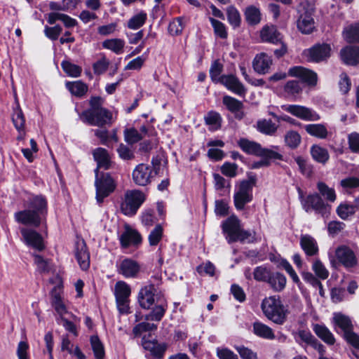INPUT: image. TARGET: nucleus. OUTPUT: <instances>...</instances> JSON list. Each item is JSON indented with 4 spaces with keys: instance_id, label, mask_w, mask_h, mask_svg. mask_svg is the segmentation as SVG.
Returning <instances> with one entry per match:
<instances>
[{
    "instance_id": "obj_27",
    "label": "nucleus",
    "mask_w": 359,
    "mask_h": 359,
    "mask_svg": "<svg viewBox=\"0 0 359 359\" xmlns=\"http://www.w3.org/2000/svg\"><path fill=\"white\" fill-rule=\"evenodd\" d=\"M271 64V57L264 53L257 55L252 62L253 69L259 74H266Z\"/></svg>"
},
{
    "instance_id": "obj_2",
    "label": "nucleus",
    "mask_w": 359,
    "mask_h": 359,
    "mask_svg": "<svg viewBox=\"0 0 359 359\" xmlns=\"http://www.w3.org/2000/svg\"><path fill=\"white\" fill-rule=\"evenodd\" d=\"M222 229L223 233L226 234V239L229 243L237 241L250 243L256 241L255 232L242 229L240 220L234 215L222 222Z\"/></svg>"
},
{
    "instance_id": "obj_45",
    "label": "nucleus",
    "mask_w": 359,
    "mask_h": 359,
    "mask_svg": "<svg viewBox=\"0 0 359 359\" xmlns=\"http://www.w3.org/2000/svg\"><path fill=\"white\" fill-rule=\"evenodd\" d=\"M317 188L320 194L325 199L330 202H334L336 200V194L334 189L329 187L325 183L319 182L317 184Z\"/></svg>"
},
{
    "instance_id": "obj_8",
    "label": "nucleus",
    "mask_w": 359,
    "mask_h": 359,
    "mask_svg": "<svg viewBox=\"0 0 359 359\" xmlns=\"http://www.w3.org/2000/svg\"><path fill=\"white\" fill-rule=\"evenodd\" d=\"M238 144L248 154L260 157L273 158L278 160H281L283 158L280 154L271 149L262 148L259 143L245 138L240 139Z\"/></svg>"
},
{
    "instance_id": "obj_11",
    "label": "nucleus",
    "mask_w": 359,
    "mask_h": 359,
    "mask_svg": "<svg viewBox=\"0 0 359 359\" xmlns=\"http://www.w3.org/2000/svg\"><path fill=\"white\" fill-rule=\"evenodd\" d=\"M303 207L306 212L314 210L323 217H327L331 209V206L326 204L318 194L309 195L304 200Z\"/></svg>"
},
{
    "instance_id": "obj_1",
    "label": "nucleus",
    "mask_w": 359,
    "mask_h": 359,
    "mask_svg": "<svg viewBox=\"0 0 359 359\" xmlns=\"http://www.w3.org/2000/svg\"><path fill=\"white\" fill-rule=\"evenodd\" d=\"M26 209L14 214L15 220L22 224L38 227L46 219L48 203L42 195L31 196L25 203Z\"/></svg>"
},
{
    "instance_id": "obj_35",
    "label": "nucleus",
    "mask_w": 359,
    "mask_h": 359,
    "mask_svg": "<svg viewBox=\"0 0 359 359\" xmlns=\"http://www.w3.org/2000/svg\"><path fill=\"white\" fill-rule=\"evenodd\" d=\"M271 288L276 291L280 292L283 290L286 285V278L284 275L280 273H273L267 281Z\"/></svg>"
},
{
    "instance_id": "obj_59",
    "label": "nucleus",
    "mask_w": 359,
    "mask_h": 359,
    "mask_svg": "<svg viewBox=\"0 0 359 359\" xmlns=\"http://www.w3.org/2000/svg\"><path fill=\"white\" fill-rule=\"evenodd\" d=\"M118 156L124 161H130L135 158L134 151L127 145L120 144L117 148Z\"/></svg>"
},
{
    "instance_id": "obj_21",
    "label": "nucleus",
    "mask_w": 359,
    "mask_h": 359,
    "mask_svg": "<svg viewBox=\"0 0 359 359\" xmlns=\"http://www.w3.org/2000/svg\"><path fill=\"white\" fill-rule=\"evenodd\" d=\"M93 158L97 163V170H108L111 167L112 161L108 151L104 148L98 147L93 152Z\"/></svg>"
},
{
    "instance_id": "obj_15",
    "label": "nucleus",
    "mask_w": 359,
    "mask_h": 359,
    "mask_svg": "<svg viewBox=\"0 0 359 359\" xmlns=\"http://www.w3.org/2000/svg\"><path fill=\"white\" fill-rule=\"evenodd\" d=\"M338 262L345 268H354L358 265V259L354 252L346 245H340L335 250Z\"/></svg>"
},
{
    "instance_id": "obj_52",
    "label": "nucleus",
    "mask_w": 359,
    "mask_h": 359,
    "mask_svg": "<svg viewBox=\"0 0 359 359\" xmlns=\"http://www.w3.org/2000/svg\"><path fill=\"white\" fill-rule=\"evenodd\" d=\"M302 90L300 83L296 80L288 81L284 86V91L287 95L295 96Z\"/></svg>"
},
{
    "instance_id": "obj_22",
    "label": "nucleus",
    "mask_w": 359,
    "mask_h": 359,
    "mask_svg": "<svg viewBox=\"0 0 359 359\" xmlns=\"http://www.w3.org/2000/svg\"><path fill=\"white\" fill-rule=\"evenodd\" d=\"M76 258L82 270L86 271L90 266V254L83 239L76 241Z\"/></svg>"
},
{
    "instance_id": "obj_39",
    "label": "nucleus",
    "mask_w": 359,
    "mask_h": 359,
    "mask_svg": "<svg viewBox=\"0 0 359 359\" xmlns=\"http://www.w3.org/2000/svg\"><path fill=\"white\" fill-rule=\"evenodd\" d=\"M130 286L123 281H118L114 287L116 299H127L130 295Z\"/></svg>"
},
{
    "instance_id": "obj_9",
    "label": "nucleus",
    "mask_w": 359,
    "mask_h": 359,
    "mask_svg": "<svg viewBox=\"0 0 359 359\" xmlns=\"http://www.w3.org/2000/svg\"><path fill=\"white\" fill-rule=\"evenodd\" d=\"M163 297V294L158 291L153 284H149L142 287L137 296V301L140 306L144 309H149L156 302Z\"/></svg>"
},
{
    "instance_id": "obj_20",
    "label": "nucleus",
    "mask_w": 359,
    "mask_h": 359,
    "mask_svg": "<svg viewBox=\"0 0 359 359\" xmlns=\"http://www.w3.org/2000/svg\"><path fill=\"white\" fill-rule=\"evenodd\" d=\"M51 299L52 306L60 316L57 318L59 320H62V318H66V316H69L73 318H76L68 311L65 302L62 299L60 294L56 292L55 287L51 292Z\"/></svg>"
},
{
    "instance_id": "obj_64",
    "label": "nucleus",
    "mask_w": 359,
    "mask_h": 359,
    "mask_svg": "<svg viewBox=\"0 0 359 359\" xmlns=\"http://www.w3.org/2000/svg\"><path fill=\"white\" fill-rule=\"evenodd\" d=\"M62 27L59 25L54 27L46 26L44 29V33L48 38L54 41L57 39L62 32Z\"/></svg>"
},
{
    "instance_id": "obj_42",
    "label": "nucleus",
    "mask_w": 359,
    "mask_h": 359,
    "mask_svg": "<svg viewBox=\"0 0 359 359\" xmlns=\"http://www.w3.org/2000/svg\"><path fill=\"white\" fill-rule=\"evenodd\" d=\"M245 20L251 25L258 24L261 20L259 10L254 6L246 8L245 11Z\"/></svg>"
},
{
    "instance_id": "obj_57",
    "label": "nucleus",
    "mask_w": 359,
    "mask_h": 359,
    "mask_svg": "<svg viewBox=\"0 0 359 359\" xmlns=\"http://www.w3.org/2000/svg\"><path fill=\"white\" fill-rule=\"evenodd\" d=\"M163 227L161 224H157L149 235V245L151 246L157 245L163 236Z\"/></svg>"
},
{
    "instance_id": "obj_29",
    "label": "nucleus",
    "mask_w": 359,
    "mask_h": 359,
    "mask_svg": "<svg viewBox=\"0 0 359 359\" xmlns=\"http://www.w3.org/2000/svg\"><path fill=\"white\" fill-rule=\"evenodd\" d=\"M313 330L315 334L327 344L333 345L335 343L334 335L324 325L316 324Z\"/></svg>"
},
{
    "instance_id": "obj_24",
    "label": "nucleus",
    "mask_w": 359,
    "mask_h": 359,
    "mask_svg": "<svg viewBox=\"0 0 359 359\" xmlns=\"http://www.w3.org/2000/svg\"><path fill=\"white\" fill-rule=\"evenodd\" d=\"M140 265L130 259H123L118 266V271L126 278H135L140 271Z\"/></svg>"
},
{
    "instance_id": "obj_51",
    "label": "nucleus",
    "mask_w": 359,
    "mask_h": 359,
    "mask_svg": "<svg viewBox=\"0 0 359 359\" xmlns=\"http://www.w3.org/2000/svg\"><path fill=\"white\" fill-rule=\"evenodd\" d=\"M285 142L290 149H296L301 142V136L296 131H289L285 135Z\"/></svg>"
},
{
    "instance_id": "obj_56",
    "label": "nucleus",
    "mask_w": 359,
    "mask_h": 359,
    "mask_svg": "<svg viewBox=\"0 0 359 359\" xmlns=\"http://www.w3.org/2000/svg\"><path fill=\"white\" fill-rule=\"evenodd\" d=\"M223 104L231 111H237L243 108V103L241 101L227 95L223 97Z\"/></svg>"
},
{
    "instance_id": "obj_48",
    "label": "nucleus",
    "mask_w": 359,
    "mask_h": 359,
    "mask_svg": "<svg viewBox=\"0 0 359 359\" xmlns=\"http://www.w3.org/2000/svg\"><path fill=\"white\" fill-rule=\"evenodd\" d=\"M227 20L229 24L234 28L241 25V18L238 11L233 6L226 8Z\"/></svg>"
},
{
    "instance_id": "obj_3",
    "label": "nucleus",
    "mask_w": 359,
    "mask_h": 359,
    "mask_svg": "<svg viewBox=\"0 0 359 359\" xmlns=\"http://www.w3.org/2000/svg\"><path fill=\"white\" fill-rule=\"evenodd\" d=\"M222 229L223 233L226 234V239L229 243L237 241L250 243L256 241L255 232L242 229L240 220L234 215L222 222Z\"/></svg>"
},
{
    "instance_id": "obj_4",
    "label": "nucleus",
    "mask_w": 359,
    "mask_h": 359,
    "mask_svg": "<svg viewBox=\"0 0 359 359\" xmlns=\"http://www.w3.org/2000/svg\"><path fill=\"white\" fill-rule=\"evenodd\" d=\"M261 307L265 316L273 323L282 325L286 320L287 311L278 297L264 299Z\"/></svg>"
},
{
    "instance_id": "obj_14",
    "label": "nucleus",
    "mask_w": 359,
    "mask_h": 359,
    "mask_svg": "<svg viewBox=\"0 0 359 359\" xmlns=\"http://www.w3.org/2000/svg\"><path fill=\"white\" fill-rule=\"evenodd\" d=\"M20 233L24 243L36 250L41 251L45 245L41 235L36 231L27 227L20 229Z\"/></svg>"
},
{
    "instance_id": "obj_36",
    "label": "nucleus",
    "mask_w": 359,
    "mask_h": 359,
    "mask_svg": "<svg viewBox=\"0 0 359 359\" xmlns=\"http://www.w3.org/2000/svg\"><path fill=\"white\" fill-rule=\"evenodd\" d=\"M356 210L355 201H354L353 204L346 202L341 203L337 208V213L341 219L345 220L353 215Z\"/></svg>"
},
{
    "instance_id": "obj_31",
    "label": "nucleus",
    "mask_w": 359,
    "mask_h": 359,
    "mask_svg": "<svg viewBox=\"0 0 359 359\" xmlns=\"http://www.w3.org/2000/svg\"><path fill=\"white\" fill-rule=\"evenodd\" d=\"M253 332L261 338L266 339H275V334L273 330L261 322L257 321L253 323Z\"/></svg>"
},
{
    "instance_id": "obj_28",
    "label": "nucleus",
    "mask_w": 359,
    "mask_h": 359,
    "mask_svg": "<svg viewBox=\"0 0 359 359\" xmlns=\"http://www.w3.org/2000/svg\"><path fill=\"white\" fill-rule=\"evenodd\" d=\"M155 304L156 306L153 308L152 311L146 316L147 320L160 321L165 314L167 304L164 297L159 300V302H156Z\"/></svg>"
},
{
    "instance_id": "obj_25",
    "label": "nucleus",
    "mask_w": 359,
    "mask_h": 359,
    "mask_svg": "<svg viewBox=\"0 0 359 359\" xmlns=\"http://www.w3.org/2000/svg\"><path fill=\"white\" fill-rule=\"evenodd\" d=\"M260 37L262 41L273 44H278L283 39V36L273 26H264L260 31Z\"/></svg>"
},
{
    "instance_id": "obj_61",
    "label": "nucleus",
    "mask_w": 359,
    "mask_h": 359,
    "mask_svg": "<svg viewBox=\"0 0 359 359\" xmlns=\"http://www.w3.org/2000/svg\"><path fill=\"white\" fill-rule=\"evenodd\" d=\"M349 149L353 153H359V133H351L348 136Z\"/></svg>"
},
{
    "instance_id": "obj_41",
    "label": "nucleus",
    "mask_w": 359,
    "mask_h": 359,
    "mask_svg": "<svg viewBox=\"0 0 359 359\" xmlns=\"http://www.w3.org/2000/svg\"><path fill=\"white\" fill-rule=\"evenodd\" d=\"M257 129L262 133L273 135L278 129V126L271 120L263 119L257 122Z\"/></svg>"
},
{
    "instance_id": "obj_18",
    "label": "nucleus",
    "mask_w": 359,
    "mask_h": 359,
    "mask_svg": "<svg viewBox=\"0 0 359 359\" xmlns=\"http://www.w3.org/2000/svg\"><path fill=\"white\" fill-rule=\"evenodd\" d=\"M122 248H127L130 245H139L142 242L140 234L128 225L125 226V230L119 237Z\"/></svg>"
},
{
    "instance_id": "obj_60",
    "label": "nucleus",
    "mask_w": 359,
    "mask_h": 359,
    "mask_svg": "<svg viewBox=\"0 0 359 359\" xmlns=\"http://www.w3.org/2000/svg\"><path fill=\"white\" fill-rule=\"evenodd\" d=\"M109 65V62L104 57L97 60L93 65L94 73L100 75L106 72Z\"/></svg>"
},
{
    "instance_id": "obj_33",
    "label": "nucleus",
    "mask_w": 359,
    "mask_h": 359,
    "mask_svg": "<svg viewBox=\"0 0 359 359\" xmlns=\"http://www.w3.org/2000/svg\"><path fill=\"white\" fill-rule=\"evenodd\" d=\"M312 158L318 163L325 164L330 158L327 149L319 145H313L311 148Z\"/></svg>"
},
{
    "instance_id": "obj_46",
    "label": "nucleus",
    "mask_w": 359,
    "mask_h": 359,
    "mask_svg": "<svg viewBox=\"0 0 359 359\" xmlns=\"http://www.w3.org/2000/svg\"><path fill=\"white\" fill-rule=\"evenodd\" d=\"M209 21L210 22V23L213 27L214 33H215V36H217L222 39L227 38L228 33L226 31V26L223 22H222L213 18H211V17L209 18Z\"/></svg>"
},
{
    "instance_id": "obj_43",
    "label": "nucleus",
    "mask_w": 359,
    "mask_h": 359,
    "mask_svg": "<svg viewBox=\"0 0 359 359\" xmlns=\"http://www.w3.org/2000/svg\"><path fill=\"white\" fill-rule=\"evenodd\" d=\"M147 19V15L144 11L133 15L128 21L127 26L131 29H137L143 26Z\"/></svg>"
},
{
    "instance_id": "obj_34",
    "label": "nucleus",
    "mask_w": 359,
    "mask_h": 359,
    "mask_svg": "<svg viewBox=\"0 0 359 359\" xmlns=\"http://www.w3.org/2000/svg\"><path fill=\"white\" fill-rule=\"evenodd\" d=\"M333 321L334 325L343 331L344 334L353 330V325L350 318L341 313H335Z\"/></svg>"
},
{
    "instance_id": "obj_47",
    "label": "nucleus",
    "mask_w": 359,
    "mask_h": 359,
    "mask_svg": "<svg viewBox=\"0 0 359 359\" xmlns=\"http://www.w3.org/2000/svg\"><path fill=\"white\" fill-rule=\"evenodd\" d=\"M91 348L96 359L104 358V348L97 336H91Z\"/></svg>"
},
{
    "instance_id": "obj_6",
    "label": "nucleus",
    "mask_w": 359,
    "mask_h": 359,
    "mask_svg": "<svg viewBox=\"0 0 359 359\" xmlns=\"http://www.w3.org/2000/svg\"><path fill=\"white\" fill-rule=\"evenodd\" d=\"M96 190L95 198L98 204H101L104 199L114 192L116 187L114 180L109 173L99 172L95 170Z\"/></svg>"
},
{
    "instance_id": "obj_10",
    "label": "nucleus",
    "mask_w": 359,
    "mask_h": 359,
    "mask_svg": "<svg viewBox=\"0 0 359 359\" xmlns=\"http://www.w3.org/2000/svg\"><path fill=\"white\" fill-rule=\"evenodd\" d=\"M299 17L297 20V29L304 34H309L315 29V22L313 18V9L305 5L298 8Z\"/></svg>"
},
{
    "instance_id": "obj_17",
    "label": "nucleus",
    "mask_w": 359,
    "mask_h": 359,
    "mask_svg": "<svg viewBox=\"0 0 359 359\" xmlns=\"http://www.w3.org/2000/svg\"><path fill=\"white\" fill-rule=\"evenodd\" d=\"M309 61L320 62L327 60L330 56L331 48L329 44H316L307 50Z\"/></svg>"
},
{
    "instance_id": "obj_30",
    "label": "nucleus",
    "mask_w": 359,
    "mask_h": 359,
    "mask_svg": "<svg viewBox=\"0 0 359 359\" xmlns=\"http://www.w3.org/2000/svg\"><path fill=\"white\" fill-rule=\"evenodd\" d=\"M65 86L72 95L79 97L84 95L88 90V85L81 81H67Z\"/></svg>"
},
{
    "instance_id": "obj_40",
    "label": "nucleus",
    "mask_w": 359,
    "mask_h": 359,
    "mask_svg": "<svg viewBox=\"0 0 359 359\" xmlns=\"http://www.w3.org/2000/svg\"><path fill=\"white\" fill-rule=\"evenodd\" d=\"M306 131L312 136L325 139L327 136V130L322 124H309L305 126Z\"/></svg>"
},
{
    "instance_id": "obj_53",
    "label": "nucleus",
    "mask_w": 359,
    "mask_h": 359,
    "mask_svg": "<svg viewBox=\"0 0 359 359\" xmlns=\"http://www.w3.org/2000/svg\"><path fill=\"white\" fill-rule=\"evenodd\" d=\"M273 273L265 266H257L253 272L254 278L257 281L267 282Z\"/></svg>"
},
{
    "instance_id": "obj_54",
    "label": "nucleus",
    "mask_w": 359,
    "mask_h": 359,
    "mask_svg": "<svg viewBox=\"0 0 359 359\" xmlns=\"http://www.w3.org/2000/svg\"><path fill=\"white\" fill-rule=\"evenodd\" d=\"M295 161L299 166L300 172L306 177H311L313 172V166L302 156L295 158Z\"/></svg>"
},
{
    "instance_id": "obj_5",
    "label": "nucleus",
    "mask_w": 359,
    "mask_h": 359,
    "mask_svg": "<svg viewBox=\"0 0 359 359\" xmlns=\"http://www.w3.org/2000/svg\"><path fill=\"white\" fill-rule=\"evenodd\" d=\"M257 182L256 177L251 175L248 180L241 181L233 196L235 207L237 210H243L245 205L253 198L252 189Z\"/></svg>"
},
{
    "instance_id": "obj_7",
    "label": "nucleus",
    "mask_w": 359,
    "mask_h": 359,
    "mask_svg": "<svg viewBox=\"0 0 359 359\" xmlns=\"http://www.w3.org/2000/svg\"><path fill=\"white\" fill-rule=\"evenodd\" d=\"M145 201L144 194L140 190H128L121 203V212L127 216H133Z\"/></svg>"
},
{
    "instance_id": "obj_44",
    "label": "nucleus",
    "mask_w": 359,
    "mask_h": 359,
    "mask_svg": "<svg viewBox=\"0 0 359 359\" xmlns=\"http://www.w3.org/2000/svg\"><path fill=\"white\" fill-rule=\"evenodd\" d=\"M143 138L144 135L134 128H126L124 130V140L129 144H135Z\"/></svg>"
},
{
    "instance_id": "obj_50",
    "label": "nucleus",
    "mask_w": 359,
    "mask_h": 359,
    "mask_svg": "<svg viewBox=\"0 0 359 359\" xmlns=\"http://www.w3.org/2000/svg\"><path fill=\"white\" fill-rule=\"evenodd\" d=\"M112 120V114H91V125L103 126L110 124Z\"/></svg>"
},
{
    "instance_id": "obj_26",
    "label": "nucleus",
    "mask_w": 359,
    "mask_h": 359,
    "mask_svg": "<svg viewBox=\"0 0 359 359\" xmlns=\"http://www.w3.org/2000/svg\"><path fill=\"white\" fill-rule=\"evenodd\" d=\"M342 61L348 65H356L359 63V47L346 46L341 50Z\"/></svg>"
},
{
    "instance_id": "obj_62",
    "label": "nucleus",
    "mask_w": 359,
    "mask_h": 359,
    "mask_svg": "<svg viewBox=\"0 0 359 359\" xmlns=\"http://www.w3.org/2000/svg\"><path fill=\"white\" fill-rule=\"evenodd\" d=\"M238 165L235 163H225L221 168L223 175L229 177H234L237 174Z\"/></svg>"
},
{
    "instance_id": "obj_63",
    "label": "nucleus",
    "mask_w": 359,
    "mask_h": 359,
    "mask_svg": "<svg viewBox=\"0 0 359 359\" xmlns=\"http://www.w3.org/2000/svg\"><path fill=\"white\" fill-rule=\"evenodd\" d=\"M29 346L27 342L21 341L18 343L16 353L18 359H29Z\"/></svg>"
},
{
    "instance_id": "obj_37",
    "label": "nucleus",
    "mask_w": 359,
    "mask_h": 359,
    "mask_svg": "<svg viewBox=\"0 0 359 359\" xmlns=\"http://www.w3.org/2000/svg\"><path fill=\"white\" fill-rule=\"evenodd\" d=\"M125 41L121 39H107L102 42L103 48L109 49L116 54H121L123 51Z\"/></svg>"
},
{
    "instance_id": "obj_55",
    "label": "nucleus",
    "mask_w": 359,
    "mask_h": 359,
    "mask_svg": "<svg viewBox=\"0 0 359 359\" xmlns=\"http://www.w3.org/2000/svg\"><path fill=\"white\" fill-rule=\"evenodd\" d=\"M223 70L222 65L218 60H215L211 65L210 69V76L213 82L221 83L220 76Z\"/></svg>"
},
{
    "instance_id": "obj_16",
    "label": "nucleus",
    "mask_w": 359,
    "mask_h": 359,
    "mask_svg": "<svg viewBox=\"0 0 359 359\" xmlns=\"http://www.w3.org/2000/svg\"><path fill=\"white\" fill-rule=\"evenodd\" d=\"M288 74L299 78L308 86H315L317 84V74L305 67L301 66L293 67L289 69Z\"/></svg>"
},
{
    "instance_id": "obj_13",
    "label": "nucleus",
    "mask_w": 359,
    "mask_h": 359,
    "mask_svg": "<svg viewBox=\"0 0 359 359\" xmlns=\"http://www.w3.org/2000/svg\"><path fill=\"white\" fill-rule=\"evenodd\" d=\"M143 348L149 351L151 356L156 359H161L166 350V345L164 343H158L151 334L144 335L142 339Z\"/></svg>"
},
{
    "instance_id": "obj_38",
    "label": "nucleus",
    "mask_w": 359,
    "mask_h": 359,
    "mask_svg": "<svg viewBox=\"0 0 359 359\" xmlns=\"http://www.w3.org/2000/svg\"><path fill=\"white\" fill-rule=\"evenodd\" d=\"M61 67L65 73L71 77H78L82 72L81 67L66 60L61 62Z\"/></svg>"
},
{
    "instance_id": "obj_58",
    "label": "nucleus",
    "mask_w": 359,
    "mask_h": 359,
    "mask_svg": "<svg viewBox=\"0 0 359 359\" xmlns=\"http://www.w3.org/2000/svg\"><path fill=\"white\" fill-rule=\"evenodd\" d=\"M312 269L320 279L325 280L329 276V271L319 259H316L313 262Z\"/></svg>"
},
{
    "instance_id": "obj_19",
    "label": "nucleus",
    "mask_w": 359,
    "mask_h": 359,
    "mask_svg": "<svg viewBox=\"0 0 359 359\" xmlns=\"http://www.w3.org/2000/svg\"><path fill=\"white\" fill-rule=\"evenodd\" d=\"M220 83L238 95H244L246 93L245 86L239 79L233 74L222 75Z\"/></svg>"
},
{
    "instance_id": "obj_12",
    "label": "nucleus",
    "mask_w": 359,
    "mask_h": 359,
    "mask_svg": "<svg viewBox=\"0 0 359 359\" xmlns=\"http://www.w3.org/2000/svg\"><path fill=\"white\" fill-rule=\"evenodd\" d=\"M157 171L147 164L140 163L133 170L132 173L134 183L138 186H146L151 183Z\"/></svg>"
},
{
    "instance_id": "obj_49",
    "label": "nucleus",
    "mask_w": 359,
    "mask_h": 359,
    "mask_svg": "<svg viewBox=\"0 0 359 359\" xmlns=\"http://www.w3.org/2000/svg\"><path fill=\"white\" fill-rule=\"evenodd\" d=\"M204 120L210 130H217L221 128L222 118L219 114H207Z\"/></svg>"
},
{
    "instance_id": "obj_32",
    "label": "nucleus",
    "mask_w": 359,
    "mask_h": 359,
    "mask_svg": "<svg viewBox=\"0 0 359 359\" xmlns=\"http://www.w3.org/2000/svg\"><path fill=\"white\" fill-rule=\"evenodd\" d=\"M343 36L348 43L359 42V23H354L345 27Z\"/></svg>"
},
{
    "instance_id": "obj_23",
    "label": "nucleus",
    "mask_w": 359,
    "mask_h": 359,
    "mask_svg": "<svg viewBox=\"0 0 359 359\" xmlns=\"http://www.w3.org/2000/svg\"><path fill=\"white\" fill-rule=\"evenodd\" d=\"M300 246L308 257H313L318 254L319 248L316 240L309 234L301 235Z\"/></svg>"
}]
</instances>
